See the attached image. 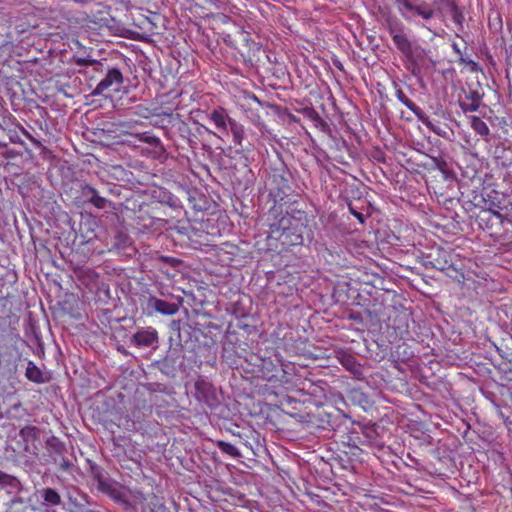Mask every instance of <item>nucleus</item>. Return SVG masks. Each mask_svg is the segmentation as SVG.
I'll return each mask as SVG.
<instances>
[{
  "label": "nucleus",
  "mask_w": 512,
  "mask_h": 512,
  "mask_svg": "<svg viewBox=\"0 0 512 512\" xmlns=\"http://www.w3.org/2000/svg\"><path fill=\"white\" fill-rule=\"evenodd\" d=\"M94 477L95 479L97 480L98 484H99V487L101 488V490L105 491L107 488H108V484L105 482L104 478H103V473L102 471L98 470L94 473Z\"/></svg>",
  "instance_id": "c85d7f7f"
},
{
  "label": "nucleus",
  "mask_w": 512,
  "mask_h": 512,
  "mask_svg": "<svg viewBox=\"0 0 512 512\" xmlns=\"http://www.w3.org/2000/svg\"><path fill=\"white\" fill-rule=\"evenodd\" d=\"M0 129L5 130L1 123H0Z\"/></svg>",
  "instance_id": "a18cd8bd"
},
{
  "label": "nucleus",
  "mask_w": 512,
  "mask_h": 512,
  "mask_svg": "<svg viewBox=\"0 0 512 512\" xmlns=\"http://www.w3.org/2000/svg\"><path fill=\"white\" fill-rule=\"evenodd\" d=\"M451 17L455 24L462 26L463 21H464V15L458 6L452 5Z\"/></svg>",
  "instance_id": "a878e982"
},
{
  "label": "nucleus",
  "mask_w": 512,
  "mask_h": 512,
  "mask_svg": "<svg viewBox=\"0 0 512 512\" xmlns=\"http://www.w3.org/2000/svg\"><path fill=\"white\" fill-rule=\"evenodd\" d=\"M54 463L59 465L60 469L65 471V472L71 471L72 468H73L72 461L69 460L68 458H66L65 456L64 457H60V458H55V462Z\"/></svg>",
  "instance_id": "393cba45"
},
{
  "label": "nucleus",
  "mask_w": 512,
  "mask_h": 512,
  "mask_svg": "<svg viewBox=\"0 0 512 512\" xmlns=\"http://www.w3.org/2000/svg\"><path fill=\"white\" fill-rule=\"evenodd\" d=\"M123 81V74L118 68L108 69L105 77L97 84L92 94L103 95L107 91L117 92L120 90Z\"/></svg>",
  "instance_id": "39448f33"
},
{
  "label": "nucleus",
  "mask_w": 512,
  "mask_h": 512,
  "mask_svg": "<svg viewBox=\"0 0 512 512\" xmlns=\"http://www.w3.org/2000/svg\"><path fill=\"white\" fill-rule=\"evenodd\" d=\"M14 497L7 503L5 512H29L31 509L24 502L22 497L13 495Z\"/></svg>",
  "instance_id": "a211bd4d"
},
{
  "label": "nucleus",
  "mask_w": 512,
  "mask_h": 512,
  "mask_svg": "<svg viewBox=\"0 0 512 512\" xmlns=\"http://www.w3.org/2000/svg\"><path fill=\"white\" fill-rule=\"evenodd\" d=\"M147 310L149 313L157 312L162 315H174L178 312L179 306L176 303L149 296L147 299Z\"/></svg>",
  "instance_id": "6e6552de"
},
{
  "label": "nucleus",
  "mask_w": 512,
  "mask_h": 512,
  "mask_svg": "<svg viewBox=\"0 0 512 512\" xmlns=\"http://www.w3.org/2000/svg\"><path fill=\"white\" fill-rule=\"evenodd\" d=\"M432 267L438 270H444L446 268L447 261H444L443 263L440 260H436V262H430Z\"/></svg>",
  "instance_id": "473e14b6"
},
{
  "label": "nucleus",
  "mask_w": 512,
  "mask_h": 512,
  "mask_svg": "<svg viewBox=\"0 0 512 512\" xmlns=\"http://www.w3.org/2000/svg\"><path fill=\"white\" fill-rule=\"evenodd\" d=\"M159 340L158 332L153 327L138 329L130 338V344L137 348H149L157 345Z\"/></svg>",
  "instance_id": "0eeeda50"
},
{
  "label": "nucleus",
  "mask_w": 512,
  "mask_h": 512,
  "mask_svg": "<svg viewBox=\"0 0 512 512\" xmlns=\"http://www.w3.org/2000/svg\"><path fill=\"white\" fill-rule=\"evenodd\" d=\"M193 396L210 410L217 409L221 404L216 387L203 377H199L195 381Z\"/></svg>",
  "instance_id": "20e7f679"
},
{
  "label": "nucleus",
  "mask_w": 512,
  "mask_h": 512,
  "mask_svg": "<svg viewBox=\"0 0 512 512\" xmlns=\"http://www.w3.org/2000/svg\"><path fill=\"white\" fill-rule=\"evenodd\" d=\"M491 213L496 217L498 218L501 222L503 221H507L509 223L512 224V215L509 216V215H506V216H503L500 212L498 211H491Z\"/></svg>",
  "instance_id": "7c9ffc66"
},
{
  "label": "nucleus",
  "mask_w": 512,
  "mask_h": 512,
  "mask_svg": "<svg viewBox=\"0 0 512 512\" xmlns=\"http://www.w3.org/2000/svg\"><path fill=\"white\" fill-rule=\"evenodd\" d=\"M0 490L8 495H18L22 492L23 486L16 476L0 470Z\"/></svg>",
  "instance_id": "1a4fd4ad"
},
{
  "label": "nucleus",
  "mask_w": 512,
  "mask_h": 512,
  "mask_svg": "<svg viewBox=\"0 0 512 512\" xmlns=\"http://www.w3.org/2000/svg\"><path fill=\"white\" fill-rule=\"evenodd\" d=\"M40 434H41V430L36 426L27 425L20 429L19 436L25 443V447H24L25 451H27V452L30 451L29 445L30 444L34 445V443L37 440H39Z\"/></svg>",
  "instance_id": "ddd939ff"
},
{
  "label": "nucleus",
  "mask_w": 512,
  "mask_h": 512,
  "mask_svg": "<svg viewBox=\"0 0 512 512\" xmlns=\"http://www.w3.org/2000/svg\"><path fill=\"white\" fill-rule=\"evenodd\" d=\"M395 3L400 15L408 21L416 16L429 21L435 16V10L423 0H395Z\"/></svg>",
  "instance_id": "7ed1b4c3"
},
{
  "label": "nucleus",
  "mask_w": 512,
  "mask_h": 512,
  "mask_svg": "<svg viewBox=\"0 0 512 512\" xmlns=\"http://www.w3.org/2000/svg\"><path fill=\"white\" fill-rule=\"evenodd\" d=\"M25 375L30 381L35 383L45 382L43 372L31 361L27 365Z\"/></svg>",
  "instance_id": "aec40b11"
},
{
  "label": "nucleus",
  "mask_w": 512,
  "mask_h": 512,
  "mask_svg": "<svg viewBox=\"0 0 512 512\" xmlns=\"http://www.w3.org/2000/svg\"><path fill=\"white\" fill-rule=\"evenodd\" d=\"M76 63H77V65L86 66V67L92 66V65L102 66V64L99 63L97 60H91V59H85V58L77 59Z\"/></svg>",
  "instance_id": "c756f323"
},
{
  "label": "nucleus",
  "mask_w": 512,
  "mask_h": 512,
  "mask_svg": "<svg viewBox=\"0 0 512 512\" xmlns=\"http://www.w3.org/2000/svg\"><path fill=\"white\" fill-rule=\"evenodd\" d=\"M9 139L12 143H22L20 137L17 135L15 131H9L8 132Z\"/></svg>",
  "instance_id": "72a5a7b5"
},
{
  "label": "nucleus",
  "mask_w": 512,
  "mask_h": 512,
  "mask_svg": "<svg viewBox=\"0 0 512 512\" xmlns=\"http://www.w3.org/2000/svg\"><path fill=\"white\" fill-rule=\"evenodd\" d=\"M349 210L361 223H364L365 217L362 213L356 211L352 206H349Z\"/></svg>",
  "instance_id": "2f4dec72"
},
{
  "label": "nucleus",
  "mask_w": 512,
  "mask_h": 512,
  "mask_svg": "<svg viewBox=\"0 0 512 512\" xmlns=\"http://www.w3.org/2000/svg\"><path fill=\"white\" fill-rule=\"evenodd\" d=\"M314 119H315V120H319V121H321V122H322L321 117H320V116H319V114H317V113H315Z\"/></svg>",
  "instance_id": "37998d69"
},
{
  "label": "nucleus",
  "mask_w": 512,
  "mask_h": 512,
  "mask_svg": "<svg viewBox=\"0 0 512 512\" xmlns=\"http://www.w3.org/2000/svg\"><path fill=\"white\" fill-rule=\"evenodd\" d=\"M465 99L467 101H469V103L466 101H459V106H460L461 110L464 113L475 112L479 109V107L481 105L482 96L480 95V93L478 91L470 90L465 95Z\"/></svg>",
  "instance_id": "9b49d317"
},
{
  "label": "nucleus",
  "mask_w": 512,
  "mask_h": 512,
  "mask_svg": "<svg viewBox=\"0 0 512 512\" xmlns=\"http://www.w3.org/2000/svg\"><path fill=\"white\" fill-rule=\"evenodd\" d=\"M166 221L162 218L157 217H145V216H139L137 224L139 225L141 230H151V231H157L160 230L164 225Z\"/></svg>",
  "instance_id": "dca6fc26"
},
{
  "label": "nucleus",
  "mask_w": 512,
  "mask_h": 512,
  "mask_svg": "<svg viewBox=\"0 0 512 512\" xmlns=\"http://www.w3.org/2000/svg\"><path fill=\"white\" fill-rule=\"evenodd\" d=\"M208 118L211 122L214 123L217 129H219L222 133L225 134L228 133L227 128L229 126V121L233 120L229 117L226 110L222 107H219L211 111L210 114L208 115Z\"/></svg>",
  "instance_id": "9d476101"
},
{
  "label": "nucleus",
  "mask_w": 512,
  "mask_h": 512,
  "mask_svg": "<svg viewBox=\"0 0 512 512\" xmlns=\"http://www.w3.org/2000/svg\"><path fill=\"white\" fill-rule=\"evenodd\" d=\"M89 203L98 209H105L107 207L112 206V202L104 197H101L97 190L94 192Z\"/></svg>",
  "instance_id": "b1692460"
},
{
  "label": "nucleus",
  "mask_w": 512,
  "mask_h": 512,
  "mask_svg": "<svg viewBox=\"0 0 512 512\" xmlns=\"http://www.w3.org/2000/svg\"><path fill=\"white\" fill-rule=\"evenodd\" d=\"M412 322L411 313L406 310H396L393 315L389 316V326L394 330L395 334L401 339L410 337V323Z\"/></svg>",
  "instance_id": "423d86ee"
},
{
  "label": "nucleus",
  "mask_w": 512,
  "mask_h": 512,
  "mask_svg": "<svg viewBox=\"0 0 512 512\" xmlns=\"http://www.w3.org/2000/svg\"><path fill=\"white\" fill-rule=\"evenodd\" d=\"M176 351H177V349L170 350L169 354L166 356L165 360L167 361L170 358H172V362H175V359L173 358V355L175 354Z\"/></svg>",
  "instance_id": "4c0bfd02"
},
{
  "label": "nucleus",
  "mask_w": 512,
  "mask_h": 512,
  "mask_svg": "<svg viewBox=\"0 0 512 512\" xmlns=\"http://www.w3.org/2000/svg\"><path fill=\"white\" fill-rule=\"evenodd\" d=\"M7 147V143L0 140V148Z\"/></svg>",
  "instance_id": "79ce46f5"
},
{
  "label": "nucleus",
  "mask_w": 512,
  "mask_h": 512,
  "mask_svg": "<svg viewBox=\"0 0 512 512\" xmlns=\"http://www.w3.org/2000/svg\"><path fill=\"white\" fill-rule=\"evenodd\" d=\"M216 445L221 452H223L233 458L241 457L240 451L231 443H228L223 440H219L216 442Z\"/></svg>",
  "instance_id": "4be33fe9"
},
{
  "label": "nucleus",
  "mask_w": 512,
  "mask_h": 512,
  "mask_svg": "<svg viewBox=\"0 0 512 512\" xmlns=\"http://www.w3.org/2000/svg\"><path fill=\"white\" fill-rule=\"evenodd\" d=\"M460 60H461L462 62H464V63H467V64L471 65V66H472V70H476V69H477V66H478V65H477V63H476V62H474L473 60H470V59H469V60H467V59H465L464 57H461V58H460Z\"/></svg>",
  "instance_id": "e433bc0d"
},
{
  "label": "nucleus",
  "mask_w": 512,
  "mask_h": 512,
  "mask_svg": "<svg viewBox=\"0 0 512 512\" xmlns=\"http://www.w3.org/2000/svg\"><path fill=\"white\" fill-rule=\"evenodd\" d=\"M46 445L53 462H55V458L64 457L65 454L67 453L66 445L55 436H52L49 439H47Z\"/></svg>",
  "instance_id": "4468645a"
},
{
  "label": "nucleus",
  "mask_w": 512,
  "mask_h": 512,
  "mask_svg": "<svg viewBox=\"0 0 512 512\" xmlns=\"http://www.w3.org/2000/svg\"><path fill=\"white\" fill-rule=\"evenodd\" d=\"M337 359L341 365L354 375L361 374V365L357 362L356 358L346 351L337 353Z\"/></svg>",
  "instance_id": "f8f14e48"
},
{
  "label": "nucleus",
  "mask_w": 512,
  "mask_h": 512,
  "mask_svg": "<svg viewBox=\"0 0 512 512\" xmlns=\"http://www.w3.org/2000/svg\"><path fill=\"white\" fill-rule=\"evenodd\" d=\"M422 59L423 58H415V59L407 60L409 62L408 69L410 70L412 75H414V76L420 75L421 69H420L418 62Z\"/></svg>",
  "instance_id": "cd10ccee"
},
{
  "label": "nucleus",
  "mask_w": 512,
  "mask_h": 512,
  "mask_svg": "<svg viewBox=\"0 0 512 512\" xmlns=\"http://www.w3.org/2000/svg\"><path fill=\"white\" fill-rule=\"evenodd\" d=\"M274 220L269 223L270 235L284 246H298L303 244L305 224L300 217L289 213H278L274 207L269 211Z\"/></svg>",
  "instance_id": "f257e3e1"
},
{
  "label": "nucleus",
  "mask_w": 512,
  "mask_h": 512,
  "mask_svg": "<svg viewBox=\"0 0 512 512\" xmlns=\"http://www.w3.org/2000/svg\"><path fill=\"white\" fill-rule=\"evenodd\" d=\"M180 326H181V322L178 320H173L170 324V329L174 332H177L179 334L180 332Z\"/></svg>",
  "instance_id": "f704fd0d"
},
{
  "label": "nucleus",
  "mask_w": 512,
  "mask_h": 512,
  "mask_svg": "<svg viewBox=\"0 0 512 512\" xmlns=\"http://www.w3.org/2000/svg\"><path fill=\"white\" fill-rule=\"evenodd\" d=\"M417 119L424 124L429 130L434 132L435 134L442 136L443 132L440 129V127L433 124V122L430 120L428 116L424 114V112L421 110L418 115H416Z\"/></svg>",
  "instance_id": "5701e85b"
},
{
  "label": "nucleus",
  "mask_w": 512,
  "mask_h": 512,
  "mask_svg": "<svg viewBox=\"0 0 512 512\" xmlns=\"http://www.w3.org/2000/svg\"><path fill=\"white\" fill-rule=\"evenodd\" d=\"M6 157H8V158L13 157V154H12V153H9V154H7V156H6Z\"/></svg>",
  "instance_id": "c03bdc74"
},
{
  "label": "nucleus",
  "mask_w": 512,
  "mask_h": 512,
  "mask_svg": "<svg viewBox=\"0 0 512 512\" xmlns=\"http://www.w3.org/2000/svg\"><path fill=\"white\" fill-rule=\"evenodd\" d=\"M395 95L396 98L411 112H413L415 116L418 115V113L421 111V108L418 107L412 100H410L401 88L396 89Z\"/></svg>",
  "instance_id": "412c9836"
},
{
  "label": "nucleus",
  "mask_w": 512,
  "mask_h": 512,
  "mask_svg": "<svg viewBox=\"0 0 512 512\" xmlns=\"http://www.w3.org/2000/svg\"><path fill=\"white\" fill-rule=\"evenodd\" d=\"M470 124L472 129L481 137H487L490 134V130L487 124L481 120L478 116H470Z\"/></svg>",
  "instance_id": "6ab92c4d"
},
{
  "label": "nucleus",
  "mask_w": 512,
  "mask_h": 512,
  "mask_svg": "<svg viewBox=\"0 0 512 512\" xmlns=\"http://www.w3.org/2000/svg\"><path fill=\"white\" fill-rule=\"evenodd\" d=\"M432 160L435 162L438 168H441L442 164H445L443 161H439L437 158L432 157Z\"/></svg>",
  "instance_id": "58836bf2"
},
{
  "label": "nucleus",
  "mask_w": 512,
  "mask_h": 512,
  "mask_svg": "<svg viewBox=\"0 0 512 512\" xmlns=\"http://www.w3.org/2000/svg\"><path fill=\"white\" fill-rule=\"evenodd\" d=\"M22 132L23 134L30 140L32 141L33 143L39 145L40 142H38L27 130H25L24 128H22Z\"/></svg>",
  "instance_id": "c9c22d12"
},
{
  "label": "nucleus",
  "mask_w": 512,
  "mask_h": 512,
  "mask_svg": "<svg viewBox=\"0 0 512 512\" xmlns=\"http://www.w3.org/2000/svg\"><path fill=\"white\" fill-rule=\"evenodd\" d=\"M96 191V188L89 184H82L81 185V195L85 199L86 202L89 203L91 200L94 192Z\"/></svg>",
  "instance_id": "bb28decb"
},
{
  "label": "nucleus",
  "mask_w": 512,
  "mask_h": 512,
  "mask_svg": "<svg viewBox=\"0 0 512 512\" xmlns=\"http://www.w3.org/2000/svg\"><path fill=\"white\" fill-rule=\"evenodd\" d=\"M388 32L396 48L407 60L424 58L426 55L424 48L408 38L401 23H390L388 25Z\"/></svg>",
  "instance_id": "f03ea898"
},
{
  "label": "nucleus",
  "mask_w": 512,
  "mask_h": 512,
  "mask_svg": "<svg viewBox=\"0 0 512 512\" xmlns=\"http://www.w3.org/2000/svg\"><path fill=\"white\" fill-rule=\"evenodd\" d=\"M452 47H453V50H454L456 53L461 54V51H460V49H459V47H458V45H457L456 43H454V44L452 45Z\"/></svg>",
  "instance_id": "ea45409f"
},
{
  "label": "nucleus",
  "mask_w": 512,
  "mask_h": 512,
  "mask_svg": "<svg viewBox=\"0 0 512 512\" xmlns=\"http://www.w3.org/2000/svg\"><path fill=\"white\" fill-rule=\"evenodd\" d=\"M43 502L42 505L50 507V506H59L62 504V498L57 490L47 487L38 490Z\"/></svg>",
  "instance_id": "2eb2a0df"
},
{
  "label": "nucleus",
  "mask_w": 512,
  "mask_h": 512,
  "mask_svg": "<svg viewBox=\"0 0 512 512\" xmlns=\"http://www.w3.org/2000/svg\"><path fill=\"white\" fill-rule=\"evenodd\" d=\"M229 127L233 135L234 144L236 146H241L245 136L244 126L233 119L232 121H229Z\"/></svg>",
  "instance_id": "f3484780"
},
{
  "label": "nucleus",
  "mask_w": 512,
  "mask_h": 512,
  "mask_svg": "<svg viewBox=\"0 0 512 512\" xmlns=\"http://www.w3.org/2000/svg\"><path fill=\"white\" fill-rule=\"evenodd\" d=\"M334 64L337 68L342 69V64L339 61L334 62Z\"/></svg>",
  "instance_id": "a19ab883"
}]
</instances>
